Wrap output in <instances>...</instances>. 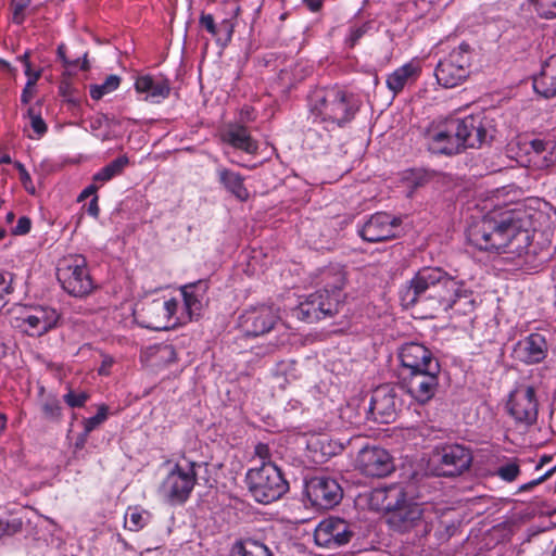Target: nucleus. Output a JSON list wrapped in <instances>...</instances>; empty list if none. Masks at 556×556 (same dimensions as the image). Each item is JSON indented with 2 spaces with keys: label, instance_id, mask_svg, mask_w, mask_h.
Segmentation results:
<instances>
[{
  "label": "nucleus",
  "instance_id": "393cba45",
  "mask_svg": "<svg viewBox=\"0 0 556 556\" xmlns=\"http://www.w3.org/2000/svg\"><path fill=\"white\" fill-rule=\"evenodd\" d=\"M323 301L324 298L320 294H309L304 302L300 303L298 318L313 323L334 316L337 314V303L324 304Z\"/></svg>",
  "mask_w": 556,
  "mask_h": 556
},
{
  "label": "nucleus",
  "instance_id": "e2e57ef3",
  "mask_svg": "<svg viewBox=\"0 0 556 556\" xmlns=\"http://www.w3.org/2000/svg\"><path fill=\"white\" fill-rule=\"evenodd\" d=\"M112 365V359H104L101 368L99 369L100 375H106L108 370L106 367H110Z\"/></svg>",
  "mask_w": 556,
  "mask_h": 556
},
{
  "label": "nucleus",
  "instance_id": "13d9d810",
  "mask_svg": "<svg viewBox=\"0 0 556 556\" xmlns=\"http://www.w3.org/2000/svg\"><path fill=\"white\" fill-rule=\"evenodd\" d=\"M302 1L307 5V8L312 12H318L321 9L323 2H324V0H302Z\"/></svg>",
  "mask_w": 556,
  "mask_h": 556
},
{
  "label": "nucleus",
  "instance_id": "a18cd8bd",
  "mask_svg": "<svg viewBox=\"0 0 556 556\" xmlns=\"http://www.w3.org/2000/svg\"><path fill=\"white\" fill-rule=\"evenodd\" d=\"M129 516V520H126V526L130 531H139L147 525V519L142 513L137 509H132L130 513H127L126 517Z\"/></svg>",
  "mask_w": 556,
  "mask_h": 556
},
{
  "label": "nucleus",
  "instance_id": "9d476101",
  "mask_svg": "<svg viewBox=\"0 0 556 556\" xmlns=\"http://www.w3.org/2000/svg\"><path fill=\"white\" fill-rule=\"evenodd\" d=\"M440 366H430L418 371L403 372L402 383L406 392L419 404H426L439 387Z\"/></svg>",
  "mask_w": 556,
  "mask_h": 556
},
{
  "label": "nucleus",
  "instance_id": "1a4fd4ad",
  "mask_svg": "<svg viewBox=\"0 0 556 556\" xmlns=\"http://www.w3.org/2000/svg\"><path fill=\"white\" fill-rule=\"evenodd\" d=\"M56 275L62 288L73 296H85L93 289L86 260L80 255L66 258Z\"/></svg>",
  "mask_w": 556,
  "mask_h": 556
},
{
  "label": "nucleus",
  "instance_id": "c03bdc74",
  "mask_svg": "<svg viewBox=\"0 0 556 556\" xmlns=\"http://www.w3.org/2000/svg\"><path fill=\"white\" fill-rule=\"evenodd\" d=\"M41 76V71H37L33 77L27 79V83L22 91L21 101L23 104H28L34 98L35 85Z\"/></svg>",
  "mask_w": 556,
  "mask_h": 556
},
{
  "label": "nucleus",
  "instance_id": "0eeeda50",
  "mask_svg": "<svg viewBox=\"0 0 556 556\" xmlns=\"http://www.w3.org/2000/svg\"><path fill=\"white\" fill-rule=\"evenodd\" d=\"M471 47L462 42L450 54L441 60L435 67V78L445 88L458 86L469 76Z\"/></svg>",
  "mask_w": 556,
  "mask_h": 556
},
{
  "label": "nucleus",
  "instance_id": "69168bd1",
  "mask_svg": "<svg viewBox=\"0 0 556 556\" xmlns=\"http://www.w3.org/2000/svg\"><path fill=\"white\" fill-rule=\"evenodd\" d=\"M29 56H30L29 51H26L23 55L18 56L17 60L21 61L26 66L27 63H30Z\"/></svg>",
  "mask_w": 556,
  "mask_h": 556
},
{
  "label": "nucleus",
  "instance_id": "6ab92c4d",
  "mask_svg": "<svg viewBox=\"0 0 556 556\" xmlns=\"http://www.w3.org/2000/svg\"><path fill=\"white\" fill-rule=\"evenodd\" d=\"M59 318L60 315L54 308L39 306L20 317L17 327L23 328L28 336L40 337L54 328Z\"/></svg>",
  "mask_w": 556,
  "mask_h": 556
},
{
  "label": "nucleus",
  "instance_id": "0e129e2a",
  "mask_svg": "<svg viewBox=\"0 0 556 556\" xmlns=\"http://www.w3.org/2000/svg\"><path fill=\"white\" fill-rule=\"evenodd\" d=\"M551 460V456H543L540 462L538 463V465L535 466V469L536 470H540L543 468V466Z\"/></svg>",
  "mask_w": 556,
  "mask_h": 556
},
{
  "label": "nucleus",
  "instance_id": "6e6d98bb",
  "mask_svg": "<svg viewBox=\"0 0 556 556\" xmlns=\"http://www.w3.org/2000/svg\"><path fill=\"white\" fill-rule=\"evenodd\" d=\"M428 181V176L427 174L425 173H417V174H414V178L412 180V187L415 189V188H418V187H421L424 186L426 182Z\"/></svg>",
  "mask_w": 556,
  "mask_h": 556
},
{
  "label": "nucleus",
  "instance_id": "09e8293b",
  "mask_svg": "<svg viewBox=\"0 0 556 556\" xmlns=\"http://www.w3.org/2000/svg\"><path fill=\"white\" fill-rule=\"evenodd\" d=\"M315 294H320L323 298H324V304H327V303H337V314L340 312L341 307L343 306L344 304V298L345 295L344 294H334V293H331V292H326L325 290L323 289H319L315 292Z\"/></svg>",
  "mask_w": 556,
  "mask_h": 556
},
{
  "label": "nucleus",
  "instance_id": "72a5a7b5",
  "mask_svg": "<svg viewBox=\"0 0 556 556\" xmlns=\"http://www.w3.org/2000/svg\"><path fill=\"white\" fill-rule=\"evenodd\" d=\"M129 164V159L126 155L118 156L101 168L94 176V181L106 182L123 173L125 167Z\"/></svg>",
  "mask_w": 556,
  "mask_h": 556
},
{
  "label": "nucleus",
  "instance_id": "20e7f679",
  "mask_svg": "<svg viewBox=\"0 0 556 556\" xmlns=\"http://www.w3.org/2000/svg\"><path fill=\"white\" fill-rule=\"evenodd\" d=\"M359 110L354 96L340 88L316 89L309 97L313 123L324 125L328 131L351 123Z\"/></svg>",
  "mask_w": 556,
  "mask_h": 556
},
{
  "label": "nucleus",
  "instance_id": "cd10ccee",
  "mask_svg": "<svg viewBox=\"0 0 556 556\" xmlns=\"http://www.w3.org/2000/svg\"><path fill=\"white\" fill-rule=\"evenodd\" d=\"M533 88L544 98L556 96V59L551 58L543 64L540 74L534 77Z\"/></svg>",
  "mask_w": 556,
  "mask_h": 556
},
{
  "label": "nucleus",
  "instance_id": "4be33fe9",
  "mask_svg": "<svg viewBox=\"0 0 556 556\" xmlns=\"http://www.w3.org/2000/svg\"><path fill=\"white\" fill-rule=\"evenodd\" d=\"M424 510L417 503L406 502L388 517V523L397 532L404 533L421 525Z\"/></svg>",
  "mask_w": 556,
  "mask_h": 556
},
{
  "label": "nucleus",
  "instance_id": "f03ea898",
  "mask_svg": "<svg viewBox=\"0 0 556 556\" xmlns=\"http://www.w3.org/2000/svg\"><path fill=\"white\" fill-rule=\"evenodd\" d=\"M401 303L405 308L419 305L430 317L450 309L466 315L475 307L472 291L465 282L438 266L420 268L401 291Z\"/></svg>",
  "mask_w": 556,
  "mask_h": 556
},
{
  "label": "nucleus",
  "instance_id": "4d7b16f0",
  "mask_svg": "<svg viewBox=\"0 0 556 556\" xmlns=\"http://www.w3.org/2000/svg\"><path fill=\"white\" fill-rule=\"evenodd\" d=\"M87 212L89 215L93 216L94 218H97L99 216L100 208L98 205V197L97 195H94L92 198V200L89 202Z\"/></svg>",
  "mask_w": 556,
  "mask_h": 556
},
{
  "label": "nucleus",
  "instance_id": "f8f14e48",
  "mask_svg": "<svg viewBox=\"0 0 556 556\" xmlns=\"http://www.w3.org/2000/svg\"><path fill=\"white\" fill-rule=\"evenodd\" d=\"M507 410L517 424L532 426L538 419V400L532 386H520L508 399Z\"/></svg>",
  "mask_w": 556,
  "mask_h": 556
},
{
  "label": "nucleus",
  "instance_id": "dca6fc26",
  "mask_svg": "<svg viewBox=\"0 0 556 556\" xmlns=\"http://www.w3.org/2000/svg\"><path fill=\"white\" fill-rule=\"evenodd\" d=\"M356 467L365 476L374 478L387 477L394 470L389 452L376 445H366L358 452Z\"/></svg>",
  "mask_w": 556,
  "mask_h": 556
},
{
  "label": "nucleus",
  "instance_id": "de8ad7c7",
  "mask_svg": "<svg viewBox=\"0 0 556 556\" xmlns=\"http://www.w3.org/2000/svg\"><path fill=\"white\" fill-rule=\"evenodd\" d=\"M27 114L30 118V125L33 130L39 136H43L47 132V124L39 114H36L33 108H29Z\"/></svg>",
  "mask_w": 556,
  "mask_h": 556
},
{
  "label": "nucleus",
  "instance_id": "c756f323",
  "mask_svg": "<svg viewBox=\"0 0 556 556\" xmlns=\"http://www.w3.org/2000/svg\"><path fill=\"white\" fill-rule=\"evenodd\" d=\"M372 498L380 502V508L388 513V517L407 502L404 490L397 485L375 490Z\"/></svg>",
  "mask_w": 556,
  "mask_h": 556
},
{
  "label": "nucleus",
  "instance_id": "7ed1b4c3",
  "mask_svg": "<svg viewBox=\"0 0 556 556\" xmlns=\"http://www.w3.org/2000/svg\"><path fill=\"white\" fill-rule=\"evenodd\" d=\"M486 138L488 129L482 117L475 115L448 118L425 134L428 150L445 155L457 154L466 148H479Z\"/></svg>",
  "mask_w": 556,
  "mask_h": 556
},
{
  "label": "nucleus",
  "instance_id": "b1692460",
  "mask_svg": "<svg viewBox=\"0 0 556 556\" xmlns=\"http://www.w3.org/2000/svg\"><path fill=\"white\" fill-rule=\"evenodd\" d=\"M323 301L324 298L320 294H309L304 302L300 303L298 318L313 323L334 316L337 314V303L324 304Z\"/></svg>",
  "mask_w": 556,
  "mask_h": 556
},
{
  "label": "nucleus",
  "instance_id": "4468645a",
  "mask_svg": "<svg viewBox=\"0 0 556 556\" xmlns=\"http://www.w3.org/2000/svg\"><path fill=\"white\" fill-rule=\"evenodd\" d=\"M354 534L351 523L338 517H329L318 523L314 540L321 547L336 548L348 544Z\"/></svg>",
  "mask_w": 556,
  "mask_h": 556
},
{
  "label": "nucleus",
  "instance_id": "a19ab883",
  "mask_svg": "<svg viewBox=\"0 0 556 556\" xmlns=\"http://www.w3.org/2000/svg\"><path fill=\"white\" fill-rule=\"evenodd\" d=\"M31 0H12V21L21 25L25 21V10L29 7Z\"/></svg>",
  "mask_w": 556,
  "mask_h": 556
},
{
  "label": "nucleus",
  "instance_id": "bf43d9fd",
  "mask_svg": "<svg viewBox=\"0 0 556 556\" xmlns=\"http://www.w3.org/2000/svg\"><path fill=\"white\" fill-rule=\"evenodd\" d=\"M59 89H60V93L63 97H70L72 94V85L68 80H62L59 86Z\"/></svg>",
  "mask_w": 556,
  "mask_h": 556
},
{
  "label": "nucleus",
  "instance_id": "f704fd0d",
  "mask_svg": "<svg viewBox=\"0 0 556 556\" xmlns=\"http://www.w3.org/2000/svg\"><path fill=\"white\" fill-rule=\"evenodd\" d=\"M529 147L530 149L527 150L528 154L533 153L535 156L542 155L545 166L552 163V154L556 147L554 141L535 138L529 141Z\"/></svg>",
  "mask_w": 556,
  "mask_h": 556
},
{
  "label": "nucleus",
  "instance_id": "603ef678",
  "mask_svg": "<svg viewBox=\"0 0 556 556\" xmlns=\"http://www.w3.org/2000/svg\"><path fill=\"white\" fill-rule=\"evenodd\" d=\"M31 222L27 216H22L17 220V225L13 228L12 233L16 236L26 235L30 231Z\"/></svg>",
  "mask_w": 556,
  "mask_h": 556
},
{
  "label": "nucleus",
  "instance_id": "680f3d73",
  "mask_svg": "<svg viewBox=\"0 0 556 556\" xmlns=\"http://www.w3.org/2000/svg\"><path fill=\"white\" fill-rule=\"evenodd\" d=\"M97 191V187L91 185L89 187H87L79 195L78 200H83L85 198H88L89 195H92L94 194Z\"/></svg>",
  "mask_w": 556,
  "mask_h": 556
},
{
  "label": "nucleus",
  "instance_id": "2eb2a0df",
  "mask_svg": "<svg viewBox=\"0 0 556 556\" xmlns=\"http://www.w3.org/2000/svg\"><path fill=\"white\" fill-rule=\"evenodd\" d=\"M439 475L455 477L468 470L472 463L469 448L460 444H448L438 448L434 453Z\"/></svg>",
  "mask_w": 556,
  "mask_h": 556
},
{
  "label": "nucleus",
  "instance_id": "5701e85b",
  "mask_svg": "<svg viewBox=\"0 0 556 556\" xmlns=\"http://www.w3.org/2000/svg\"><path fill=\"white\" fill-rule=\"evenodd\" d=\"M208 281L201 279L180 288L184 304L189 319L200 316L207 302Z\"/></svg>",
  "mask_w": 556,
  "mask_h": 556
},
{
  "label": "nucleus",
  "instance_id": "79ce46f5",
  "mask_svg": "<svg viewBox=\"0 0 556 556\" xmlns=\"http://www.w3.org/2000/svg\"><path fill=\"white\" fill-rule=\"evenodd\" d=\"M371 24L370 23H364L359 26H353L350 29V35L346 38V45L350 48H354L357 42L368 33L370 29Z\"/></svg>",
  "mask_w": 556,
  "mask_h": 556
},
{
  "label": "nucleus",
  "instance_id": "3c124183",
  "mask_svg": "<svg viewBox=\"0 0 556 556\" xmlns=\"http://www.w3.org/2000/svg\"><path fill=\"white\" fill-rule=\"evenodd\" d=\"M555 470H556V467L548 469L545 473H543L539 478L520 485L518 489V492H528V491L532 490L534 486L539 485L540 483H542L546 479H548Z\"/></svg>",
  "mask_w": 556,
  "mask_h": 556
},
{
  "label": "nucleus",
  "instance_id": "58836bf2",
  "mask_svg": "<svg viewBox=\"0 0 556 556\" xmlns=\"http://www.w3.org/2000/svg\"><path fill=\"white\" fill-rule=\"evenodd\" d=\"M108 410L109 408L106 405H101L94 416L84 420L85 437H88L91 431L106 420Z\"/></svg>",
  "mask_w": 556,
  "mask_h": 556
},
{
  "label": "nucleus",
  "instance_id": "ea45409f",
  "mask_svg": "<svg viewBox=\"0 0 556 556\" xmlns=\"http://www.w3.org/2000/svg\"><path fill=\"white\" fill-rule=\"evenodd\" d=\"M90 395L89 393L81 391V392H74L73 390H70L66 394L63 396V401L71 407V408H80L84 407L86 402L89 400Z\"/></svg>",
  "mask_w": 556,
  "mask_h": 556
},
{
  "label": "nucleus",
  "instance_id": "4c0bfd02",
  "mask_svg": "<svg viewBox=\"0 0 556 556\" xmlns=\"http://www.w3.org/2000/svg\"><path fill=\"white\" fill-rule=\"evenodd\" d=\"M119 84L121 77L118 75H110L103 84L90 87V96L93 100H100L103 96L116 90Z\"/></svg>",
  "mask_w": 556,
  "mask_h": 556
},
{
  "label": "nucleus",
  "instance_id": "052dcab7",
  "mask_svg": "<svg viewBox=\"0 0 556 556\" xmlns=\"http://www.w3.org/2000/svg\"><path fill=\"white\" fill-rule=\"evenodd\" d=\"M256 454L261 457V458H266L268 457L269 455V450L267 447V445L265 444H258L256 446Z\"/></svg>",
  "mask_w": 556,
  "mask_h": 556
},
{
  "label": "nucleus",
  "instance_id": "c85d7f7f",
  "mask_svg": "<svg viewBox=\"0 0 556 556\" xmlns=\"http://www.w3.org/2000/svg\"><path fill=\"white\" fill-rule=\"evenodd\" d=\"M345 271L338 265L325 267L318 275V283L321 286L320 289L334 294H343L342 290L345 286Z\"/></svg>",
  "mask_w": 556,
  "mask_h": 556
},
{
  "label": "nucleus",
  "instance_id": "473e14b6",
  "mask_svg": "<svg viewBox=\"0 0 556 556\" xmlns=\"http://www.w3.org/2000/svg\"><path fill=\"white\" fill-rule=\"evenodd\" d=\"M417 75V68L407 63L399 68H396L392 74H390L387 78L388 88L397 93L403 90L405 85Z\"/></svg>",
  "mask_w": 556,
  "mask_h": 556
},
{
  "label": "nucleus",
  "instance_id": "8fccbe9b",
  "mask_svg": "<svg viewBox=\"0 0 556 556\" xmlns=\"http://www.w3.org/2000/svg\"><path fill=\"white\" fill-rule=\"evenodd\" d=\"M200 25L204 27L212 36L217 37L219 28L216 26L212 14L202 13L200 16Z\"/></svg>",
  "mask_w": 556,
  "mask_h": 556
},
{
  "label": "nucleus",
  "instance_id": "e433bc0d",
  "mask_svg": "<svg viewBox=\"0 0 556 556\" xmlns=\"http://www.w3.org/2000/svg\"><path fill=\"white\" fill-rule=\"evenodd\" d=\"M520 473V464L517 458L503 463L494 472L500 479L509 483L516 481Z\"/></svg>",
  "mask_w": 556,
  "mask_h": 556
},
{
  "label": "nucleus",
  "instance_id": "774afa93",
  "mask_svg": "<svg viewBox=\"0 0 556 556\" xmlns=\"http://www.w3.org/2000/svg\"><path fill=\"white\" fill-rule=\"evenodd\" d=\"M87 437H85V432L77 439L76 447H83L86 443Z\"/></svg>",
  "mask_w": 556,
  "mask_h": 556
},
{
  "label": "nucleus",
  "instance_id": "39448f33",
  "mask_svg": "<svg viewBox=\"0 0 556 556\" xmlns=\"http://www.w3.org/2000/svg\"><path fill=\"white\" fill-rule=\"evenodd\" d=\"M245 480L254 500L262 504L279 500L289 490L282 472L270 462L264 463L260 468L250 469Z\"/></svg>",
  "mask_w": 556,
  "mask_h": 556
},
{
  "label": "nucleus",
  "instance_id": "bb28decb",
  "mask_svg": "<svg viewBox=\"0 0 556 556\" xmlns=\"http://www.w3.org/2000/svg\"><path fill=\"white\" fill-rule=\"evenodd\" d=\"M135 89L139 93H147L146 99L159 102L169 96V81L165 78L154 79L151 75L138 76L135 81Z\"/></svg>",
  "mask_w": 556,
  "mask_h": 556
},
{
  "label": "nucleus",
  "instance_id": "c9c22d12",
  "mask_svg": "<svg viewBox=\"0 0 556 556\" xmlns=\"http://www.w3.org/2000/svg\"><path fill=\"white\" fill-rule=\"evenodd\" d=\"M43 417L52 422H60L62 419V406L55 395H48L41 402Z\"/></svg>",
  "mask_w": 556,
  "mask_h": 556
},
{
  "label": "nucleus",
  "instance_id": "f3484780",
  "mask_svg": "<svg viewBox=\"0 0 556 556\" xmlns=\"http://www.w3.org/2000/svg\"><path fill=\"white\" fill-rule=\"evenodd\" d=\"M279 319L271 306L260 305L245 309L239 317V326L245 336L258 337L274 329Z\"/></svg>",
  "mask_w": 556,
  "mask_h": 556
},
{
  "label": "nucleus",
  "instance_id": "7c9ffc66",
  "mask_svg": "<svg viewBox=\"0 0 556 556\" xmlns=\"http://www.w3.org/2000/svg\"><path fill=\"white\" fill-rule=\"evenodd\" d=\"M220 184L240 201L249 199V191L244 186V178L239 174L227 168L218 170Z\"/></svg>",
  "mask_w": 556,
  "mask_h": 556
},
{
  "label": "nucleus",
  "instance_id": "864d4df0",
  "mask_svg": "<svg viewBox=\"0 0 556 556\" xmlns=\"http://www.w3.org/2000/svg\"><path fill=\"white\" fill-rule=\"evenodd\" d=\"M56 52H58V56L60 58V60L63 62V64L65 66L77 65L78 59L73 62L67 59L66 53H65L66 47L64 43L59 45Z\"/></svg>",
  "mask_w": 556,
  "mask_h": 556
},
{
  "label": "nucleus",
  "instance_id": "412c9836",
  "mask_svg": "<svg viewBox=\"0 0 556 556\" xmlns=\"http://www.w3.org/2000/svg\"><path fill=\"white\" fill-rule=\"evenodd\" d=\"M547 354V343L540 333H531L519 341L514 349V357L526 364L542 362Z\"/></svg>",
  "mask_w": 556,
  "mask_h": 556
},
{
  "label": "nucleus",
  "instance_id": "a878e982",
  "mask_svg": "<svg viewBox=\"0 0 556 556\" xmlns=\"http://www.w3.org/2000/svg\"><path fill=\"white\" fill-rule=\"evenodd\" d=\"M222 140L235 149L242 150L249 154H255L258 150L257 142L251 137L248 128L243 125H230L223 132Z\"/></svg>",
  "mask_w": 556,
  "mask_h": 556
},
{
  "label": "nucleus",
  "instance_id": "338daca9",
  "mask_svg": "<svg viewBox=\"0 0 556 556\" xmlns=\"http://www.w3.org/2000/svg\"><path fill=\"white\" fill-rule=\"evenodd\" d=\"M36 72H37V71H33V70H31V65H30V63H27V64H26V66H25V75L28 77V79H29L30 77H33V76H34V74H35Z\"/></svg>",
  "mask_w": 556,
  "mask_h": 556
},
{
  "label": "nucleus",
  "instance_id": "9b49d317",
  "mask_svg": "<svg viewBox=\"0 0 556 556\" xmlns=\"http://www.w3.org/2000/svg\"><path fill=\"white\" fill-rule=\"evenodd\" d=\"M305 492L312 505L320 509L337 506L343 497V490L339 482L328 476H314L308 479Z\"/></svg>",
  "mask_w": 556,
  "mask_h": 556
},
{
  "label": "nucleus",
  "instance_id": "6e6552de",
  "mask_svg": "<svg viewBox=\"0 0 556 556\" xmlns=\"http://www.w3.org/2000/svg\"><path fill=\"white\" fill-rule=\"evenodd\" d=\"M178 301L170 299L147 300L138 303L134 309L136 321L143 328L152 330H165L170 328L172 317L176 313Z\"/></svg>",
  "mask_w": 556,
  "mask_h": 556
},
{
  "label": "nucleus",
  "instance_id": "aec40b11",
  "mask_svg": "<svg viewBox=\"0 0 556 556\" xmlns=\"http://www.w3.org/2000/svg\"><path fill=\"white\" fill-rule=\"evenodd\" d=\"M399 357L404 369L403 372L418 371L430 366H440L432 352L424 344L417 342L403 344L400 349Z\"/></svg>",
  "mask_w": 556,
  "mask_h": 556
},
{
  "label": "nucleus",
  "instance_id": "423d86ee",
  "mask_svg": "<svg viewBox=\"0 0 556 556\" xmlns=\"http://www.w3.org/2000/svg\"><path fill=\"white\" fill-rule=\"evenodd\" d=\"M197 467L194 462L174 465L159 486V494L167 504L182 505L189 500L197 483Z\"/></svg>",
  "mask_w": 556,
  "mask_h": 556
},
{
  "label": "nucleus",
  "instance_id": "2f4dec72",
  "mask_svg": "<svg viewBox=\"0 0 556 556\" xmlns=\"http://www.w3.org/2000/svg\"><path fill=\"white\" fill-rule=\"evenodd\" d=\"M231 553L238 556H274L264 543L253 539H244L235 542L231 547Z\"/></svg>",
  "mask_w": 556,
  "mask_h": 556
},
{
  "label": "nucleus",
  "instance_id": "5fc2aeb1",
  "mask_svg": "<svg viewBox=\"0 0 556 556\" xmlns=\"http://www.w3.org/2000/svg\"><path fill=\"white\" fill-rule=\"evenodd\" d=\"M16 166H17V169L20 173V179H21L22 184L24 185L26 190H29L28 184H31L30 175L28 174V172L26 170V168L24 167L23 164L17 163Z\"/></svg>",
  "mask_w": 556,
  "mask_h": 556
},
{
  "label": "nucleus",
  "instance_id": "37998d69",
  "mask_svg": "<svg viewBox=\"0 0 556 556\" xmlns=\"http://www.w3.org/2000/svg\"><path fill=\"white\" fill-rule=\"evenodd\" d=\"M23 521L18 518L12 520L0 519V538L3 535H14L22 531Z\"/></svg>",
  "mask_w": 556,
  "mask_h": 556
},
{
  "label": "nucleus",
  "instance_id": "ddd939ff",
  "mask_svg": "<svg viewBox=\"0 0 556 556\" xmlns=\"http://www.w3.org/2000/svg\"><path fill=\"white\" fill-rule=\"evenodd\" d=\"M402 406V399L397 395L396 388L391 384L377 387L371 395L369 414L380 424L393 422Z\"/></svg>",
  "mask_w": 556,
  "mask_h": 556
},
{
  "label": "nucleus",
  "instance_id": "f257e3e1",
  "mask_svg": "<svg viewBox=\"0 0 556 556\" xmlns=\"http://www.w3.org/2000/svg\"><path fill=\"white\" fill-rule=\"evenodd\" d=\"M466 237L479 250L510 254L530 269L539 268L549 257L548 250L533 242L531 232L522 228L511 212L488 215L472 223L467 228Z\"/></svg>",
  "mask_w": 556,
  "mask_h": 556
},
{
  "label": "nucleus",
  "instance_id": "49530a36",
  "mask_svg": "<svg viewBox=\"0 0 556 556\" xmlns=\"http://www.w3.org/2000/svg\"><path fill=\"white\" fill-rule=\"evenodd\" d=\"M536 10L544 18L556 17V0H538Z\"/></svg>",
  "mask_w": 556,
  "mask_h": 556
},
{
  "label": "nucleus",
  "instance_id": "a211bd4d",
  "mask_svg": "<svg viewBox=\"0 0 556 556\" xmlns=\"http://www.w3.org/2000/svg\"><path fill=\"white\" fill-rule=\"evenodd\" d=\"M400 219L390 214L379 212L374 214L362 227L359 235L368 242L387 241L395 237Z\"/></svg>",
  "mask_w": 556,
  "mask_h": 556
}]
</instances>
